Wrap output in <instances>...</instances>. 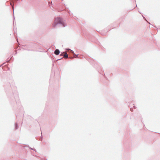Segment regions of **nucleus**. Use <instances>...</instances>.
<instances>
[{"label":"nucleus","mask_w":160,"mask_h":160,"mask_svg":"<svg viewBox=\"0 0 160 160\" xmlns=\"http://www.w3.org/2000/svg\"><path fill=\"white\" fill-rule=\"evenodd\" d=\"M58 25H60L63 27L66 26L65 23L60 17H58L55 19L53 26L55 27Z\"/></svg>","instance_id":"f257e3e1"},{"label":"nucleus","mask_w":160,"mask_h":160,"mask_svg":"<svg viewBox=\"0 0 160 160\" xmlns=\"http://www.w3.org/2000/svg\"><path fill=\"white\" fill-rule=\"evenodd\" d=\"M60 51L58 49L55 50L54 52V53L56 55H58L59 54Z\"/></svg>","instance_id":"f03ea898"},{"label":"nucleus","mask_w":160,"mask_h":160,"mask_svg":"<svg viewBox=\"0 0 160 160\" xmlns=\"http://www.w3.org/2000/svg\"><path fill=\"white\" fill-rule=\"evenodd\" d=\"M66 50L67 51H68V50L70 51L72 53L75 55V54L74 53V51H73L72 50H71L69 48H66ZM75 55L76 56V57L75 58L78 57V55L75 54Z\"/></svg>","instance_id":"7ed1b4c3"},{"label":"nucleus","mask_w":160,"mask_h":160,"mask_svg":"<svg viewBox=\"0 0 160 160\" xmlns=\"http://www.w3.org/2000/svg\"><path fill=\"white\" fill-rule=\"evenodd\" d=\"M63 57L65 58H68V54L67 53H65L64 55H63Z\"/></svg>","instance_id":"20e7f679"},{"label":"nucleus","mask_w":160,"mask_h":160,"mask_svg":"<svg viewBox=\"0 0 160 160\" xmlns=\"http://www.w3.org/2000/svg\"><path fill=\"white\" fill-rule=\"evenodd\" d=\"M18 129V125L17 123H15V129L17 130Z\"/></svg>","instance_id":"39448f33"},{"label":"nucleus","mask_w":160,"mask_h":160,"mask_svg":"<svg viewBox=\"0 0 160 160\" xmlns=\"http://www.w3.org/2000/svg\"><path fill=\"white\" fill-rule=\"evenodd\" d=\"M10 5H11L12 6V8H13V10H14V7H13L14 5H13V4H12V3H10Z\"/></svg>","instance_id":"423d86ee"},{"label":"nucleus","mask_w":160,"mask_h":160,"mask_svg":"<svg viewBox=\"0 0 160 160\" xmlns=\"http://www.w3.org/2000/svg\"><path fill=\"white\" fill-rule=\"evenodd\" d=\"M30 148V149H31V150H33V151H35V152L36 151V149H35L34 148Z\"/></svg>","instance_id":"0eeeda50"},{"label":"nucleus","mask_w":160,"mask_h":160,"mask_svg":"<svg viewBox=\"0 0 160 160\" xmlns=\"http://www.w3.org/2000/svg\"><path fill=\"white\" fill-rule=\"evenodd\" d=\"M130 111H132H132H133V108H130Z\"/></svg>","instance_id":"6e6552de"},{"label":"nucleus","mask_w":160,"mask_h":160,"mask_svg":"<svg viewBox=\"0 0 160 160\" xmlns=\"http://www.w3.org/2000/svg\"><path fill=\"white\" fill-rule=\"evenodd\" d=\"M133 108H134L135 109L136 108V107H135V106H133Z\"/></svg>","instance_id":"1a4fd4ad"},{"label":"nucleus","mask_w":160,"mask_h":160,"mask_svg":"<svg viewBox=\"0 0 160 160\" xmlns=\"http://www.w3.org/2000/svg\"><path fill=\"white\" fill-rule=\"evenodd\" d=\"M61 59V58L59 59H57V60H60Z\"/></svg>","instance_id":"9d476101"},{"label":"nucleus","mask_w":160,"mask_h":160,"mask_svg":"<svg viewBox=\"0 0 160 160\" xmlns=\"http://www.w3.org/2000/svg\"><path fill=\"white\" fill-rule=\"evenodd\" d=\"M60 55L62 56V54H60Z\"/></svg>","instance_id":"9b49d317"},{"label":"nucleus","mask_w":160,"mask_h":160,"mask_svg":"<svg viewBox=\"0 0 160 160\" xmlns=\"http://www.w3.org/2000/svg\"><path fill=\"white\" fill-rule=\"evenodd\" d=\"M15 1H18V0H15Z\"/></svg>","instance_id":"f8f14e48"},{"label":"nucleus","mask_w":160,"mask_h":160,"mask_svg":"<svg viewBox=\"0 0 160 160\" xmlns=\"http://www.w3.org/2000/svg\"><path fill=\"white\" fill-rule=\"evenodd\" d=\"M13 24H14V21H13Z\"/></svg>","instance_id":"ddd939ff"}]
</instances>
